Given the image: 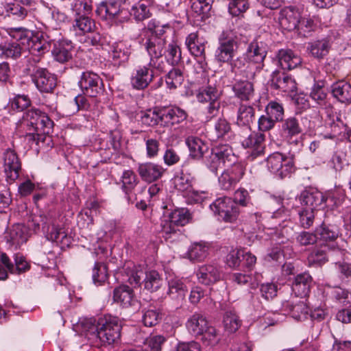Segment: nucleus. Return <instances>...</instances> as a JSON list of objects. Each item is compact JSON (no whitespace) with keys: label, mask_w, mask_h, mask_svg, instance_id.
Returning a JSON list of instances; mask_svg holds the SVG:
<instances>
[{"label":"nucleus","mask_w":351,"mask_h":351,"mask_svg":"<svg viewBox=\"0 0 351 351\" xmlns=\"http://www.w3.org/2000/svg\"><path fill=\"white\" fill-rule=\"evenodd\" d=\"M112 300L114 302L124 308L132 306L136 302L133 289L125 285H119L114 289Z\"/></svg>","instance_id":"nucleus-16"},{"label":"nucleus","mask_w":351,"mask_h":351,"mask_svg":"<svg viewBox=\"0 0 351 351\" xmlns=\"http://www.w3.org/2000/svg\"><path fill=\"white\" fill-rule=\"evenodd\" d=\"M210 207L213 213L225 222L235 221L239 214L236 202L228 197L217 198Z\"/></svg>","instance_id":"nucleus-5"},{"label":"nucleus","mask_w":351,"mask_h":351,"mask_svg":"<svg viewBox=\"0 0 351 351\" xmlns=\"http://www.w3.org/2000/svg\"><path fill=\"white\" fill-rule=\"evenodd\" d=\"M268 170L280 179L289 176L294 171L292 158L280 152H274L267 158Z\"/></svg>","instance_id":"nucleus-4"},{"label":"nucleus","mask_w":351,"mask_h":351,"mask_svg":"<svg viewBox=\"0 0 351 351\" xmlns=\"http://www.w3.org/2000/svg\"><path fill=\"white\" fill-rule=\"evenodd\" d=\"M219 92L213 86H208L199 90L197 99L199 102H211L219 99Z\"/></svg>","instance_id":"nucleus-52"},{"label":"nucleus","mask_w":351,"mask_h":351,"mask_svg":"<svg viewBox=\"0 0 351 351\" xmlns=\"http://www.w3.org/2000/svg\"><path fill=\"white\" fill-rule=\"evenodd\" d=\"M73 30L79 35L92 32L96 29L94 20L84 15L78 16L73 23Z\"/></svg>","instance_id":"nucleus-35"},{"label":"nucleus","mask_w":351,"mask_h":351,"mask_svg":"<svg viewBox=\"0 0 351 351\" xmlns=\"http://www.w3.org/2000/svg\"><path fill=\"white\" fill-rule=\"evenodd\" d=\"M31 104L29 98L27 95H19L10 101L12 110L21 112L28 108Z\"/></svg>","instance_id":"nucleus-61"},{"label":"nucleus","mask_w":351,"mask_h":351,"mask_svg":"<svg viewBox=\"0 0 351 351\" xmlns=\"http://www.w3.org/2000/svg\"><path fill=\"white\" fill-rule=\"evenodd\" d=\"M265 135L260 132H251L247 137L242 141L243 147L252 149L250 156L256 158L264 152Z\"/></svg>","instance_id":"nucleus-18"},{"label":"nucleus","mask_w":351,"mask_h":351,"mask_svg":"<svg viewBox=\"0 0 351 351\" xmlns=\"http://www.w3.org/2000/svg\"><path fill=\"white\" fill-rule=\"evenodd\" d=\"M315 27L316 25L311 19L300 18L296 28L300 35L304 37H308L315 31Z\"/></svg>","instance_id":"nucleus-60"},{"label":"nucleus","mask_w":351,"mask_h":351,"mask_svg":"<svg viewBox=\"0 0 351 351\" xmlns=\"http://www.w3.org/2000/svg\"><path fill=\"white\" fill-rule=\"evenodd\" d=\"M160 116L162 117V125L165 127L179 124L187 118L185 110L177 106L170 108H160Z\"/></svg>","instance_id":"nucleus-14"},{"label":"nucleus","mask_w":351,"mask_h":351,"mask_svg":"<svg viewBox=\"0 0 351 351\" xmlns=\"http://www.w3.org/2000/svg\"><path fill=\"white\" fill-rule=\"evenodd\" d=\"M143 323L147 327L156 326L162 319L161 313L154 308L143 310Z\"/></svg>","instance_id":"nucleus-51"},{"label":"nucleus","mask_w":351,"mask_h":351,"mask_svg":"<svg viewBox=\"0 0 351 351\" xmlns=\"http://www.w3.org/2000/svg\"><path fill=\"white\" fill-rule=\"evenodd\" d=\"M20 128L27 127L26 138L37 144L43 139V135L49 134L53 127V122L49 116L38 109H32L26 112L19 123Z\"/></svg>","instance_id":"nucleus-1"},{"label":"nucleus","mask_w":351,"mask_h":351,"mask_svg":"<svg viewBox=\"0 0 351 351\" xmlns=\"http://www.w3.org/2000/svg\"><path fill=\"white\" fill-rule=\"evenodd\" d=\"M216 154L220 158L222 162L226 165L227 162H233L235 155L232 147L227 145H219L213 148Z\"/></svg>","instance_id":"nucleus-50"},{"label":"nucleus","mask_w":351,"mask_h":351,"mask_svg":"<svg viewBox=\"0 0 351 351\" xmlns=\"http://www.w3.org/2000/svg\"><path fill=\"white\" fill-rule=\"evenodd\" d=\"M122 3L119 1L109 0L108 1L101 2L96 10L98 14L105 13V17L109 19H115L123 12L121 9Z\"/></svg>","instance_id":"nucleus-32"},{"label":"nucleus","mask_w":351,"mask_h":351,"mask_svg":"<svg viewBox=\"0 0 351 351\" xmlns=\"http://www.w3.org/2000/svg\"><path fill=\"white\" fill-rule=\"evenodd\" d=\"M332 94L341 103L351 101V84L345 82H338L332 86Z\"/></svg>","instance_id":"nucleus-36"},{"label":"nucleus","mask_w":351,"mask_h":351,"mask_svg":"<svg viewBox=\"0 0 351 351\" xmlns=\"http://www.w3.org/2000/svg\"><path fill=\"white\" fill-rule=\"evenodd\" d=\"M194 178L190 176L182 173L181 176L176 180V186L185 194L192 189Z\"/></svg>","instance_id":"nucleus-64"},{"label":"nucleus","mask_w":351,"mask_h":351,"mask_svg":"<svg viewBox=\"0 0 351 351\" xmlns=\"http://www.w3.org/2000/svg\"><path fill=\"white\" fill-rule=\"evenodd\" d=\"M199 336H201V341L204 346L214 347L219 344L221 339L219 331L214 326L208 325Z\"/></svg>","instance_id":"nucleus-39"},{"label":"nucleus","mask_w":351,"mask_h":351,"mask_svg":"<svg viewBox=\"0 0 351 351\" xmlns=\"http://www.w3.org/2000/svg\"><path fill=\"white\" fill-rule=\"evenodd\" d=\"M235 96L241 101H250L254 96V84L247 80H239L232 86Z\"/></svg>","instance_id":"nucleus-30"},{"label":"nucleus","mask_w":351,"mask_h":351,"mask_svg":"<svg viewBox=\"0 0 351 351\" xmlns=\"http://www.w3.org/2000/svg\"><path fill=\"white\" fill-rule=\"evenodd\" d=\"M265 114L260 117L258 126L260 131L267 132L274 128L277 122L282 121L284 117V108L282 104L276 101H270L265 107Z\"/></svg>","instance_id":"nucleus-6"},{"label":"nucleus","mask_w":351,"mask_h":351,"mask_svg":"<svg viewBox=\"0 0 351 351\" xmlns=\"http://www.w3.org/2000/svg\"><path fill=\"white\" fill-rule=\"evenodd\" d=\"M209 325L206 318L199 313H195L187 320L186 327L193 335L199 336Z\"/></svg>","instance_id":"nucleus-31"},{"label":"nucleus","mask_w":351,"mask_h":351,"mask_svg":"<svg viewBox=\"0 0 351 351\" xmlns=\"http://www.w3.org/2000/svg\"><path fill=\"white\" fill-rule=\"evenodd\" d=\"M186 144L189 150V156L196 160L201 159L208 149V144L197 136H189L186 139Z\"/></svg>","instance_id":"nucleus-28"},{"label":"nucleus","mask_w":351,"mask_h":351,"mask_svg":"<svg viewBox=\"0 0 351 351\" xmlns=\"http://www.w3.org/2000/svg\"><path fill=\"white\" fill-rule=\"evenodd\" d=\"M92 278L95 285H102L108 278L106 265L102 263H96L93 269Z\"/></svg>","instance_id":"nucleus-54"},{"label":"nucleus","mask_w":351,"mask_h":351,"mask_svg":"<svg viewBox=\"0 0 351 351\" xmlns=\"http://www.w3.org/2000/svg\"><path fill=\"white\" fill-rule=\"evenodd\" d=\"M208 254V246L202 242L193 243L187 252L189 258L193 261H202L206 258Z\"/></svg>","instance_id":"nucleus-40"},{"label":"nucleus","mask_w":351,"mask_h":351,"mask_svg":"<svg viewBox=\"0 0 351 351\" xmlns=\"http://www.w3.org/2000/svg\"><path fill=\"white\" fill-rule=\"evenodd\" d=\"M78 86L84 95L90 97H97L104 90L102 79L98 74L90 71L82 72Z\"/></svg>","instance_id":"nucleus-7"},{"label":"nucleus","mask_w":351,"mask_h":351,"mask_svg":"<svg viewBox=\"0 0 351 351\" xmlns=\"http://www.w3.org/2000/svg\"><path fill=\"white\" fill-rule=\"evenodd\" d=\"M198 282L204 285H210L219 280L221 274L218 267L214 265H203L197 271Z\"/></svg>","instance_id":"nucleus-20"},{"label":"nucleus","mask_w":351,"mask_h":351,"mask_svg":"<svg viewBox=\"0 0 351 351\" xmlns=\"http://www.w3.org/2000/svg\"><path fill=\"white\" fill-rule=\"evenodd\" d=\"M5 238L12 245H14L16 247H20L27 241L24 227L20 224L14 225L7 232Z\"/></svg>","instance_id":"nucleus-34"},{"label":"nucleus","mask_w":351,"mask_h":351,"mask_svg":"<svg viewBox=\"0 0 351 351\" xmlns=\"http://www.w3.org/2000/svg\"><path fill=\"white\" fill-rule=\"evenodd\" d=\"M317 236L319 235L321 240L325 241H333L339 236V231L334 226H327L322 223L315 230Z\"/></svg>","instance_id":"nucleus-45"},{"label":"nucleus","mask_w":351,"mask_h":351,"mask_svg":"<svg viewBox=\"0 0 351 351\" xmlns=\"http://www.w3.org/2000/svg\"><path fill=\"white\" fill-rule=\"evenodd\" d=\"M299 200L302 208L316 210L326 200L324 195L320 191L315 189L304 190L299 196Z\"/></svg>","instance_id":"nucleus-15"},{"label":"nucleus","mask_w":351,"mask_h":351,"mask_svg":"<svg viewBox=\"0 0 351 351\" xmlns=\"http://www.w3.org/2000/svg\"><path fill=\"white\" fill-rule=\"evenodd\" d=\"M121 330V324L118 317H106L97 325V337L104 345H112L119 341Z\"/></svg>","instance_id":"nucleus-3"},{"label":"nucleus","mask_w":351,"mask_h":351,"mask_svg":"<svg viewBox=\"0 0 351 351\" xmlns=\"http://www.w3.org/2000/svg\"><path fill=\"white\" fill-rule=\"evenodd\" d=\"M191 10L197 16L202 19L208 16L212 8L213 0H191Z\"/></svg>","instance_id":"nucleus-43"},{"label":"nucleus","mask_w":351,"mask_h":351,"mask_svg":"<svg viewBox=\"0 0 351 351\" xmlns=\"http://www.w3.org/2000/svg\"><path fill=\"white\" fill-rule=\"evenodd\" d=\"M255 119V109L250 105L240 104L237 110V124L250 129V124Z\"/></svg>","instance_id":"nucleus-33"},{"label":"nucleus","mask_w":351,"mask_h":351,"mask_svg":"<svg viewBox=\"0 0 351 351\" xmlns=\"http://www.w3.org/2000/svg\"><path fill=\"white\" fill-rule=\"evenodd\" d=\"M310 97L319 106L326 104L327 94L322 86L315 85L311 91Z\"/></svg>","instance_id":"nucleus-62"},{"label":"nucleus","mask_w":351,"mask_h":351,"mask_svg":"<svg viewBox=\"0 0 351 351\" xmlns=\"http://www.w3.org/2000/svg\"><path fill=\"white\" fill-rule=\"evenodd\" d=\"M167 295L171 299L178 304L182 303L185 299L187 293V287L182 278L174 277L168 280Z\"/></svg>","instance_id":"nucleus-22"},{"label":"nucleus","mask_w":351,"mask_h":351,"mask_svg":"<svg viewBox=\"0 0 351 351\" xmlns=\"http://www.w3.org/2000/svg\"><path fill=\"white\" fill-rule=\"evenodd\" d=\"M301 18L300 10L294 7H286L279 13L278 22L280 27L287 31L296 29Z\"/></svg>","instance_id":"nucleus-13"},{"label":"nucleus","mask_w":351,"mask_h":351,"mask_svg":"<svg viewBox=\"0 0 351 351\" xmlns=\"http://www.w3.org/2000/svg\"><path fill=\"white\" fill-rule=\"evenodd\" d=\"M123 280L128 282L132 286H138L141 285V278L143 276V271L138 269L134 264L130 263L125 265L122 274Z\"/></svg>","instance_id":"nucleus-37"},{"label":"nucleus","mask_w":351,"mask_h":351,"mask_svg":"<svg viewBox=\"0 0 351 351\" xmlns=\"http://www.w3.org/2000/svg\"><path fill=\"white\" fill-rule=\"evenodd\" d=\"M121 178L123 188L125 190L126 193L133 189L137 184L136 176L132 170L125 171L123 173Z\"/></svg>","instance_id":"nucleus-63"},{"label":"nucleus","mask_w":351,"mask_h":351,"mask_svg":"<svg viewBox=\"0 0 351 351\" xmlns=\"http://www.w3.org/2000/svg\"><path fill=\"white\" fill-rule=\"evenodd\" d=\"M330 48V39L326 37L309 42L307 51L314 58L322 60L328 54Z\"/></svg>","instance_id":"nucleus-23"},{"label":"nucleus","mask_w":351,"mask_h":351,"mask_svg":"<svg viewBox=\"0 0 351 351\" xmlns=\"http://www.w3.org/2000/svg\"><path fill=\"white\" fill-rule=\"evenodd\" d=\"M71 49L72 46L70 44L64 42L59 43L54 45L52 55L56 61L65 63L72 58Z\"/></svg>","instance_id":"nucleus-38"},{"label":"nucleus","mask_w":351,"mask_h":351,"mask_svg":"<svg viewBox=\"0 0 351 351\" xmlns=\"http://www.w3.org/2000/svg\"><path fill=\"white\" fill-rule=\"evenodd\" d=\"M165 171L162 165L152 162L140 163L137 168V172L142 180L149 183L160 179Z\"/></svg>","instance_id":"nucleus-12"},{"label":"nucleus","mask_w":351,"mask_h":351,"mask_svg":"<svg viewBox=\"0 0 351 351\" xmlns=\"http://www.w3.org/2000/svg\"><path fill=\"white\" fill-rule=\"evenodd\" d=\"M150 58L163 56L166 45L165 38H160L156 36L146 37L143 44Z\"/></svg>","instance_id":"nucleus-29"},{"label":"nucleus","mask_w":351,"mask_h":351,"mask_svg":"<svg viewBox=\"0 0 351 351\" xmlns=\"http://www.w3.org/2000/svg\"><path fill=\"white\" fill-rule=\"evenodd\" d=\"M340 253V249L332 245H321L315 248L308 256L307 261L309 266L321 267L329 261L332 252Z\"/></svg>","instance_id":"nucleus-11"},{"label":"nucleus","mask_w":351,"mask_h":351,"mask_svg":"<svg viewBox=\"0 0 351 351\" xmlns=\"http://www.w3.org/2000/svg\"><path fill=\"white\" fill-rule=\"evenodd\" d=\"M154 75L153 70L149 66H138L131 76V84L136 89H144L153 80Z\"/></svg>","instance_id":"nucleus-17"},{"label":"nucleus","mask_w":351,"mask_h":351,"mask_svg":"<svg viewBox=\"0 0 351 351\" xmlns=\"http://www.w3.org/2000/svg\"><path fill=\"white\" fill-rule=\"evenodd\" d=\"M206 43V41L199 38L197 33H191L186 38V45L191 53L202 60L205 59Z\"/></svg>","instance_id":"nucleus-25"},{"label":"nucleus","mask_w":351,"mask_h":351,"mask_svg":"<svg viewBox=\"0 0 351 351\" xmlns=\"http://www.w3.org/2000/svg\"><path fill=\"white\" fill-rule=\"evenodd\" d=\"M21 169V162L16 153L7 149L3 154V171L7 182L12 184L17 180Z\"/></svg>","instance_id":"nucleus-9"},{"label":"nucleus","mask_w":351,"mask_h":351,"mask_svg":"<svg viewBox=\"0 0 351 351\" xmlns=\"http://www.w3.org/2000/svg\"><path fill=\"white\" fill-rule=\"evenodd\" d=\"M165 338L162 335H154L147 337L144 341L145 351H161Z\"/></svg>","instance_id":"nucleus-58"},{"label":"nucleus","mask_w":351,"mask_h":351,"mask_svg":"<svg viewBox=\"0 0 351 351\" xmlns=\"http://www.w3.org/2000/svg\"><path fill=\"white\" fill-rule=\"evenodd\" d=\"M282 121V135L288 141H291L293 137L298 136L303 131L298 119L295 117H288Z\"/></svg>","instance_id":"nucleus-27"},{"label":"nucleus","mask_w":351,"mask_h":351,"mask_svg":"<svg viewBox=\"0 0 351 351\" xmlns=\"http://www.w3.org/2000/svg\"><path fill=\"white\" fill-rule=\"evenodd\" d=\"M130 14L134 17L136 21H143L150 16L149 8L143 1L134 5L132 8Z\"/></svg>","instance_id":"nucleus-59"},{"label":"nucleus","mask_w":351,"mask_h":351,"mask_svg":"<svg viewBox=\"0 0 351 351\" xmlns=\"http://www.w3.org/2000/svg\"><path fill=\"white\" fill-rule=\"evenodd\" d=\"M237 47L234 37L223 32L219 37V45L215 51V59L219 62H229L233 58Z\"/></svg>","instance_id":"nucleus-8"},{"label":"nucleus","mask_w":351,"mask_h":351,"mask_svg":"<svg viewBox=\"0 0 351 351\" xmlns=\"http://www.w3.org/2000/svg\"><path fill=\"white\" fill-rule=\"evenodd\" d=\"M169 25H160L155 21H150L147 27L143 29V34L145 37L156 36L160 38H165L163 37L167 29H169Z\"/></svg>","instance_id":"nucleus-47"},{"label":"nucleus","mask_w":351,"mask_h":351,"mask_svg":"<svg viewBox=\"0 0 351 351\" xmlns=\"http://www.w3.org/2000/svg\"><path fill=\"white\" fill-rule=\"evenodd\" d=\"M271 86L285 93H292L296 90L295 80L286 73L275 71L272 73Z\"/></svg>","instance_id":"nucleus-21"},{"label":"nucleus","mask_w":351,"mask_h":351,"mask_svg":"<svg viewBox=\"0 0 351 351\" xmlns=\"http://www.w3.org/2000/svg\"><path fill=\"white\" fill-rule=\"evenodd\" d=\"M145 288L151 292L157 291L162 285V278L156 270L149 271L144 280Z\"/></svg>","instance_id":"nucleus-46"},{"label":"nucleus","mask_w":351,"mask_h":351,"mask_svg":"<svg viewBox=\"0 0 351 351\" xmlns=\"http://www.w3.org/2000/svg\"><path fill=\"white\" fill-rule=\"evenodd\" d=\"M248 8V0H230L228 11L232 16H243Z\"/></svg>","instance_id":"nucleus-56"},{"label":"nucleus","mask_w":351,"mask_h":351,"mask_svg":"<svg viewBox=\"0 0 351 351\" xmlns=\"http://www.w3.org/2000/svg\"><path fill=\"white\" fill-rule=\"evenodd\" d=\"M282 308L293 318L298 321L304 319L308 312V306L302 300L287 301L283 303Z\"/></svg>","instance_id":"nucleus-26"},{"label":"nucleus","mask_w":351,"mask_h":351,"mask_svg":"<svg viewBox=\"0 0 351 351\" xmlns=\"http://www.w3.org/2000/svg\"><path fill=\"white\" fill-rule=\"evenodd\" d=\"M276 59L278 64L284 70L293 69L302 64L300 56L291 49H280Z\"/></svg>","instance_id":"nucleus-19"},{"label":"nucleus","mask_w":351,"mask_h":351,"mask_svg":"<svg viewBox=\"0 0 351 351\" xmlns=\"http://www.w3.org/2000/svg\"><path fill=\"white\" fill-rule=\"evenodd\" d=\"M40 59H29L26 66L27 74L36 88L43 93H52L57 86L56 75L38 65Z\"/></svg>","instance_id":"nucleus-2"},{"label":"nucleus","mask_w":351,"mask_h":351,"mask_svg":"<svg viewBox=\"0 0 351 351\" xmlns=\"http://www.w3.org/2000/svg\"><path fill=\"white\" fill-rule=\"evenodd\" d=\"M43 232L45 234L47 239L51 241L58 242L60 238L62 239H66L67 236L65 232L53 223V219H52L51 222H48V224L45 229H44ZM62 241V240H61Z\"/></svg>","instance_id":"nucleus-44"},{"label":"nucleus","mask_w":351,"mask_h":351,"mask_svg":"<svg viewBox=\"0 0 351 351\" xmlns=\"http://www.w3.org/2000/svg\"><path fill=\"white\" fill-rule=\"evenodd\" d=\"M300 226L308 229L311 227L314 223L315 217V211L312 209L302 208L298 210Z\"/></svg>","instance_id":"nucleus-53"},{"label":"nucleus","mask_w":351,"mask_h":351,"mask_svg":"<svg viewBox=\"0 0 351 351\" xmlns=\"http://www.w3.org/2000/svg\"><path fill=\"white\" fill-rule=\"evenodd\" d=\"M52 218L47 217L44 213H33L30 215L27 221L29 228L32 229L35 232L42 228L43 231L46 228L48 222H51Z\"/></svg>","instance_id":"nucleus-41"},{"label":"nucleus","mask_w":351,"mask_h":351,"mask_svg":"<svg viewBox=\"0 0 351 351\" xmlns=\"http://www.w3.org/2000/svg\"><path fill=\"white\" fill-rule=\"evenodd\" d=\"M189 219L190 214L184 209L175 210L169 215V220L178 227L184 226L189 222Z\"/></svg>","instance_id":"nucleus-55"},{"label":"nucleus","mask_w":351,"mask_h":351,"mask_svg":"<svg viewBox=\"0 0 351 351\" xmlns=\"http://www.w3.org/2000/svg\"><path fill=\"white\" fill-rule=\"evenodd\" d=\"M130 53V47L125 42L116 43L112 46L111 56L115 61L125 62L128 60Z\"/></svg>","instance_id":"nucleus-42"},{"label":"nucleus","mask_w":351,"mask_h":351,"mask_svg":"<svg viewBox=\"0 0 351 351\" xmlns=\"http://www.w3.org/2000/svg\"><path fill=\"white\" fill-rule=\"evenodd\" d=\"M267 39L264 36H258L249 45L247 50V58L251 63L258 64L259 68L263 64L268 49Z\"/></svg>","instance_id":"nucleus-10"},{"label":"nucleus","mask_w":351,"mask_h":351,"mask_svg":"<svg viewBox=\"0 0 351 351\" xmlns=\"http://www.w3.org/2000/svg\"><path fill=\"white\" fill-rule=\"evenodd\" d=\"M141 122L147 126H154L158 124L162 125L160 108L145 112L141 116Z\"/></svg>","instance_id":"nucleus-49"},{"label":"nucleus","mask_w":351,"mask_h":351,"mask_svg":"<svg viewBox=\"0 0 351 351\" xmlns=\"http://www.w3.org/2000/svg\"><path fill=\"white\" fill-rule=\"evenodd\" d=\"M184 82V75L179 69L174 68L166 76V83L169 88H176Z\"/></svg>","instance_id":"nucleus-57"},{"label":"nucleus","mask_w":351,"mask_h":351,"mask_svg":"<svg viewBox=\"0 0 351 351\" xmlns=\"http://www.w3.org/2000/svg\"><path fill=\"white\" fill-rule=\"evenodd\" d=\"M223 326L228 332H235L241 326V321L232 311H226L223 316Z\"/></svg>","instance_id":"nucleus-48"},{"label":"nucleus","mask_w":351,"mask_h":351,"mask_svg":"<svg viewBox=\"0 0 351 351\" xmlns=\"http://www.w3.org/2000/svg\"><path fill=\"white\" fill-rule=\"evenodd\" d=\"M312 277L304 272L295 276L292 285V291L297 297H306L310 292Z\"/></svg>","instance_id":"nucleus-24"}]
</instances>
